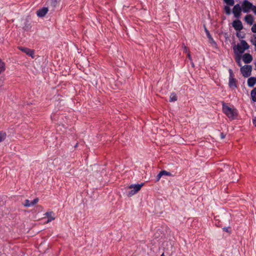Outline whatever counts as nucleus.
<instances>
[{"instance_id":"obj_31","label":"nucleus","mask_w":256,"mask_h":256,"mask_svg":"<svg viewBox=\"0 0 256 256\" xmlns=\"http://www.w3.org/2000/svg\"><path fill=\"white\" fill-rule=\"evenodd\" d=\"M253 124L256 126V118L253 120Z\"/></svg>"},{"instance_id":"obj_6","label":"nucleus","mask_w":256,"mask_h":256,"mask_svg":"<svg viewBox=\"0 0 256 256\" xmlns=\"http://www.w3.org/2000/svg\"><path fill=\"white\" fill-rule=\"evenodd\" d=\"M252 67L250 65H245L240 68V72L242 76L245 78H248L251 74Z\"/></svg>"},{"instance_id":"obj_5","label":"nucleus","mask_w":256,"mask_h":256,"mask_svg":"<svg viewBox=\"0 0 256 256\" xmlns=\"http://www.w3.org/2000/svg\"><path fill=\"white\" fill-rule=\"evenodd\" d=\"M253 4L248 0H244L242 4V12L244 13H248L252 10Z\"/></svg>"},{"instance_id":"obj_3","label":"nucleus","mask_w":256,"mask_h":256,"mask_svg":"<svg viewBox=\"0 0 256 256\" xmlns=\"http://www.w3.org/2000/svg\"><path fill=\"white\" fill-rule=\"evenodd\" d=\"M144 186V184H131L126 188L127 196L131 197L138 192Z\"/></svg>"},{"instance_id":"obj_2","label":"nucleus","mask_w":256,"mask_h":256,"mask_svg":"<svg viewBox=\"0 0 256 256\" xmlns=\"http://www.w3.org/2000/svg\"><path fill=\"white\" fill-rule=\"evenodd\" d=\"M250 46L244 40H241L240 44H238L234 47V52L236 55H240L249 48Z\"/></svg>"},{"instance_id":"obj_11","label":"nucleus","mask_w":256,"mask_h":256,"mask_svg":"<svg viewBox=\"0 0 256 256\" xmlns=\"http://www.w3.org/2000/svg\"><path fill=\"white\" fill-rule=\"evenodd\" d=\"M48 8L46 7H44L41 9L38 10L36 12V14L38 17L42 18L46 16L48 12Z\"/></svg>"},{"instance_id":"obj_20","label":"nucleus","mask_w":256,"mask_h":256,"mask_svg":"<svg viewBox=\"0 0 256 256\" xmlns=\"http://www.w3.org/2000/svg\"><path fill=\"white\" fill-rule=\"evenodd\" d=\"M250 42L255 46V50L256 51V34L253 35V36L251 38Z\"/></svg>"},{"instance_id":"obj_15","label":"nucleus","mask_w":256,"mask_h":256,"mask_svg":"<svg viewBox=\"0 0 256 256\" xmlns=\"http://www.w3.org/2000/svg\"><path fill=\"white\" fill-rule=\"evenodd\" d=\"M44 215L48 218L47 222H49L55 219V217L54 216V214L52 212H46L44 214Z\"/></svg>"},{"instance_id":"obj_30","label":"nucleus","mask_w":256,"mask_h":256,"mask_svg":"<svg viewBox=\"0 0 256 256\" xmlns=\"http://www.w3.org/2000/svg\"><path fill=\"white\" fill-rule=\"evenodd\" d=\"M220 137H221V138L223 139V138H224L225 136H224V134L223 133H221Z\"/></svg>"},{"instance_id":"obj_27","label":"nucleus","mask_w":256,"mask_h":256,"mask_svg":"<svg viewBox=\"0 0 256 256\" xmlns=\"http://www.w3.org/2000/svg\"><path fill=\"white\" fill-rule=\"evenodd\" d=\"M251 10L254 12V13L255 14H256V6L253 5V6Z\"/></svg>"},{"instance_id":"obj_10","label":"nucleus","mask_w":256,"mask_h":256,"mask_svg":"<svg viewBox=\"0 0 256 256\" xmlns=\"http://www.w3.org/2000/svg\"><path fill=\"white\" fill-rule=\"evenodd\" d=\"M38 200L39 199L38 198H36L32 201H30L28 200H26L24 205L26 207H30L36 204L38 202Z\"/></svg>"},{"instance_id":"obj_4","label":"nucleus","mask_w":256,"mask_h":256,"mask_svg":"<svg viewBox=\"0 0 256 256\" xmlns=\"http://www.w3.org/2000/svg\"><path fill=\"white\" fill-rule=\"evenodd\" d=\"M229 72V80H228V86L231 88H237V80L234 78V74L232 69L228 70Z\"/></svg>"},{"instance_id":"obj_25","label":"nucleus","mask_w":256,"mask_h":256,"mask_svg":"<svg viewBox=\"0 0 256 256\" xmlns=\"http://www.w3.org/2000/svg\"><path fill=\"white\" fill-rule=\"evenodd\" d=\"M50 2L54 7L56 6L58 4V2L56 0H50Z\"/></svg>"},{"instance_id":"obj_19","label":"nucleus","mask_w":256,"mask_h":256,"mask_svg":"<svg viewBox=\"0 0 256 256\" xmlns=\"http://www.w3.org/2000/svg\"><path fill=\"white\" fill-rule=\"evenodd\" d=\"M5 64L0 58V74L5 70Z\"/></svg>"},{"instance_id":"obj_23","label":"nucleus","mask_w":256,"mask_h":256,"mask_svg":"<svg viewBox=\"0 0 256 256\" xmlns=\"http://www.w3.org/2000/svg\"><path fill=\"white\" fill-rule=\"evenodd\" d=\"M224 1L228 6H232L234 4V0H224Z\"/></svg>"},{"instance_id":"obj_9","label":"nucleus","mask_w":256,"mask_h":256,"mask_svg":"<svg viewBox=\"0 0 256 256\" xmlns=\"http://www.w3.org/2000/svg\"><path fill=\"white\" fill-rule=\"evenodd\" d=\"M18 48L20 50L26 53L27 55L31 56L32 58H34V50L22 46H19Z\"/></svg>"},{"instance_id":"obj_26","label":"nucleus","mask_w":256,"mask_h":256,"mask_svg":"<svg viewBox=\"0 0 256 256\" xmlns=\"http://www.w3.org/2000/svg\"><path fill=\"white\" fill-rule=\"evenodd\" d=\"M251 30L253 32L256 33V23L252 26Z\"/></svg>"},{"instance_id":"obj_12","label":"nucleus","mask_w":256,"mask_h":256,"mask_svg":"<svg viewBox=\"0 0 256 256\" xmlns=\"http://www.w3.org/2000/svg\"><path fill=\"white\" fill-rule=\"evenodd\" d=\"M164 176H171L172 174L165 170H161L156 177V181H159L160 178Z\"/></svg>"},{"instance_id":"obj_33","label":"nucleus","mask_w":256,"mask_h":256,"mask_svg":"<svg viewBox=\"0 0 256 256\" xmlns=\"http://www.w3.org/2000/svg\"><path fill=\"white\" fill-rule=\"evenodd\" d=\"M160 256H164V254H162Z\"/></svg>"},{"instance_id":"obj_21","label":"nucleus","mask_w":256,"mask_h":256,"mask_svg":"<svg viewBox=\"0 0 256 256\" xmlns=\"http://www.w3.org/2000/svg\"><path fill=\"white\" fill-rule=\"evenodd\" d=\"M6 134L3 132H0V142L4 140L6 138Z\"/></svg>"},{"instance_id":"obj_28","label":"nucleus","mask_w":256,"mask_h":256,"mask_svg":"<svg viewBox=\"0 0 256 256\" xmlns=\"http://www.w3.org/2000/svg\"><path fill=\"white\" fill-rule=\"evenodd\" d=\"M206 35L208 36V37L209 38H212V36H210L209 32L208 30H207L206 29Z\"/></svg>"},{"instance_id":"obj_17","label":"nucleus","mask_w":256,"mask_h":256,"mask_svg":"<svg viewBox=\"0 0 256 256\" xmlns=\"http://www.w3.org/2000/svg\"><path fill=\"white\" fill-rule=\"evenodd\" d=\"M250 96L252 100L256 102V88H254L250 92Z\"/></svg>"},{"instance_id":"obj_16","label":"nucleus","mask_w":256,"mask_h":256,"mask_svg":"<svg viewBox=\"0 0 256 256\" xmlns=\"http://www.w3.org/2000/svg\"><path fill=\"white\" fill-rule=\"evenodd\" d=\"M256 83V78L250 77L248 80V85L250 87H253Z\"/></svg>"},{"instance_id":"obj_13","label":"nucleus","mask_w":256,"mask_h":256,"mask_svg":"<svg viewBox=\"0 0 256 256\" xmlns=\"http://www.w3.org/2000/svg\"><path fill=\"white\" fill-rule=\"evenodd\" d=\"M242 60L246 64L250 63L252 60V56L249 54H245L243 55Z\"/></svg>"},{"instance_id":"obj_24","label":"nucleus","mask_w":256,"mask_h":256,"mask_svg":"<svg viewBox=\"0 0 256 256\" xmlns=\"http://www.w3.org/2000/svg\"><path fill=\"white\" fill-rule=\"evenodd\" d=\"M240 60H241V56L240 55H237L236 58V60L239 65V66H240Z\"/></svg>"},{"instance_id":"obj_29","label":"nucleus","mask_w":256,"mask_h":256,"mask_svg":"<svg viewBox=\"0 0 256 256\" xmlns=\"http://www.w3.org/2000/svg\"><path fill=\"white\" fill-rule=\"evenodd\" d=\"M229 228H230L224 227L222 229H223L224 231L226 232H228Z\"/></svg>"},{"instance_id":"obj_1","label":"nucleus","mask_w":256,"mask_h":256,"mask_svg":"<svg viewBox=\"0 0 256 256\" xmlns=\"http://www.w3.org/2000/svg\"><path fill=\"white\" fill-rule=\"evenodd\" d=\"M222 112L226 116L231 120L236 119L237 115V110L234 108L230 107L226 104L222 102Z\"/></svg>"},{"instance_id":"obj_32","label":"nucleus","mask_w":256,"mask_h":256,"mask_svg":"<svg viewBox=\"0 0 256 256\" xmlns=\"http://www.w3.org/2000/svg\"><path fill=\"white\" fill-rule=\"evenodd\" d=\"M188 56L189 58H190V54H188Z\"/></svg>"},{"instance_id":"obj_18","label":"nucleus","mask_w":256,"mask_h":256,"mask_svg":"<svg viewBox=\"0 0 256 256\" xmlns=\"http://www.w3.org/2000/svg\"><path fill=\"white\" fill-rule=\"evenodd\" d=\"M178 100L177 96L174 92H172L170 94V102H176Z\"/></svg>"},{"instance_id":"obj_22","label":"nucleus","mask_w":256,"mask_h":256,"mask_svg":"<svg viewBox=\"0 0 256 256\" xmlns=\"http://www.w3.org/2000/svg\"><path fill=\"white\" fill-rule=\"evenodd\" d=\"M224 10L226 14L227 15H230L231 14L230 8L229 6H224Z\"/></svg>"},{"instance_id":"obj_8","label":"nucleus","mask_w":256,"mask_h":256,"mask_svg":"<svg viewBox=\"0 0 256 256\" xmlns=\"http://www.w3.org/2000/svg\"><path fill=\"white\" fill-rule=\"evenodd\" d=\"M232 26L234 30L237 31H240L244 28L242 22L239 20H234Z\"/></svg>"},{"instance_id":"obj_7","label":"nucleus","mask_w":256,"mask_h":256,"mask_svg":"<svg viewBox=\"0 0 256 256\" xmlns=\"http://www.w3.org/2000/svg\"><path fill=\"white\" fill-rule=\"evenodd\" d=\"M242 12V7H241L239 4H236L232 8V13L236 18H239L241 16Z\"/></svg>"},{"instance_id":"obj_14","label":"nucleus","mask_w":256,"mask_h":256,"mask_svg":"<svg viewBox=\"0 0 256 256\" xmlns=\"http://www.w3.org/2000/svg\"><path fill=\"white\" fill-rule=\"evenodd\" d=\"M244 20L250 25H252L254 22V18L252 14H248L244 17Z\"/></svg>"}]
</instances>
